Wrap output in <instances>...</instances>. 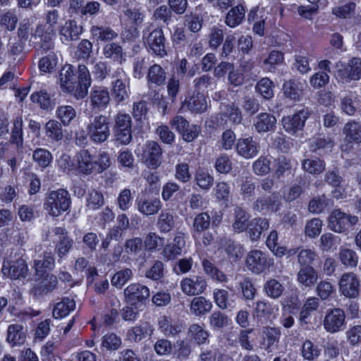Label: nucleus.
Masks as SVG:
<instances>
[{"label":"nucleus","mask_w":361,"mask_h":361,"mask_svg":"<svg viewBox=\"0 0 361 361\" xmlns=\"http://www.w3.org/2000/svg\"><path fill=\"white\" fill-rule=\"evenodd\" d=\"M71 200L69 192L64 189L53 190L47 194L44 208L51 216H58L66 212L71 206Z\"/></svg>","instance_id":"nucleus-1"},{"label":"nucleus","mask_w":361,"mask_h":361,"mask_svg":"<svg viewBox=\"0 0 361 361\" xmlns=\"http://www.w3.org/2000/svg\"><path fill=\"white\" fill-rule=\"evenodd\" d=\"M86 130L93 143L106 142L111 135L109 118L102 114L92 117L86 126Z\"/></svg>","instance_id":"nucleus-2"},{"label":"nucleus","mask_w":361,"mask_h":361,"mask_svg":"<svg viewBox=\"0 0 361 361\" xmlns=\"http://www.w3.org/2000/svg\"><path fill=\"white\" fill-rule=\"evenodd\" d=\"M274 265V259L269 255L260 250H252L247 252L245 257V266L247 269L255 274H259Z\"/></svg>","instance_id":"nucleus-3"},{"label":"nucleus","mask_w":361,"mask_h":361,"mask_svg":"<svg viewBox=\"0 0 361 361\" xmlns=\"http://www.w3.org/2000/svg\"><path fill=\"white\" fill-rule=\"evenodd\" d=\"M336 80L341 83H348L351 80H358L361 78V60L359 58H353L346 66L341 61L336 63Z\"/></svg>","instance_id":"nucleus-4"},{"label":"nucleus","mask_w":361,"mask_h":361,"mask_svg":"<svg viewBox=\"0 0 361 361\" xmlns=\"http://www.w3.org/2000/svg\"><path fill=\"white\" fill-rule=\"evenodd\" d=\"M144 43L147 48L160 57H164L167 55L165 41L166 38L161 28L156 27L151 32L143 31Z\"/></svg>","instance_id":"nucleus-5"},{"label":"nucleus","mask_w":361,"mask_h":361,"mask_svg":"<svg viewBox=\"0 0 361 361\" xmlns=\"http://www.w3.org/2000/svg\"><path fill=\"white\" fill-rule=\"evenodd\" d=\"M358 223V217L336 209L329 217V227L336 233H344Z\"/></svg>","instance_id":"nucleus-6"},{"label":"nucleus","mask_w":361,"mask_h":361,"mask_svg":"<svg viewBox=\"0 0 361 361\" xmlns=\"http://www.w3.org/2000/svg\"><path fill=\"white\" fill-rule=\"evenodd\" d=\"M360 281L358 276L353 272L343 273L338 281L341 294L348 298H355L359 295Z\"/></svg>","instance_id":"nucleus-7"},{"label":"nucleus","mask_w":361,"mask_h":361,"mask_svg":"<svg viewBox=\"0 0 361 361\" xmlns=\"http://www.w3.org/2000/svg\"><path fill=\"white\" fill-rule=\"evenodd\" d=\"M345 324V312L338 307L328 310L323 321L324 329L331 334L341 331Z\"/></svg>","instance_id":"nucleus-8"},{"label":"nucleus","mask_w":361,"mask_h":361,"mask_svg":"<svg viewBox=\"0 0 361 361\" xmlns=\"http://www.w3.org/2000/svg\"><path fill=\"white\" fill-rule=\"evenodd\" d=\"M2 273L11 279H20L27 276L28 267L25 259L21 257L15 260L4 262L2 267Z\"/></svg>","instance_id":"nucleus-9"},{"label":"nucleus","mask_w":361,"mask_h":361,"mask_svg":"<svg viewBox=\"0 0 361 361\" xmlns=\"http://www.w3.org/2000/svg\"><path fill=\"white\" fill-rule=\"evenodd\" d=\"M162 149L155 141H147L142 147V159L149 167L156 169L161 164Z\"/></svg>","instance_id":"nucleus-10"},{"label":"nucleus","mask_w":361,"mask_h":361,"mask_svg":"<svg viewBox=\"0 0 361 361\" xmlns=\"http://www.w3.org/2000/svg\"><path fill=\"white\" fill-rule=\"evenodd\" d=\"M309 116V110L307 109H303L293 116L283 117L282 119L283 127L288 133L295 134L298 130L302 129L305 121Z\"/></svg>","instance_id":"nucleus-11"},{"label":"nucleus","mask_w":361,"mask_h":361,"mask_svg":"<svg viewBox=\"0 0 361 361\" xmlns=\"http://www.w3.org/2000/svg\"><path fill=\"white\" fill-rule=\"evenodd\" d=\"M206 287L207 281L203 276H200L185 277L180 281L181 290L189 296L198 295L202 293Z\"/></svg>","instance_id":"nucleus-12"},{"label":"nucleus","mask_w":361,"mask_h":361,"mask_svg":"<svg viewBox=\"0 0 361 361\" xmlns=\"http://www.w3.org/2000/svg\"><path fill=\"white\" fill-rule=\"evenodd\" d=\"M75 171L79 174L90 175L95 171L94 157L87 149L80 150L75 156Z\"/></svg>","instance_id":"nucleus-13"},{"label":"nucleus","mask_w":361,"mask_h":361,"mask_svg":"<svg viewBox=\"0 0 361 361\" xmlns=\"http://www.w3.org/2000/svg\"><path fill=\"white\" fill-rule=\"evenodd\" d=\"M243 119L240 109L234 104L223 105L216 117L217 125H225L228 120L233 124H239Z\"/></svg>","instance_id":"nucleus-14"},{"label":"nucleus","mask_w":361,"mask_h":361,"mask_svg":"<svg viewBox=\"0 0 361 361\" xmlns=\"http://www.w3.org/2000/svg\"><path fill=\"white\" fill-rule=\"evenodd\" d=\"M124 295L132 305L145 302L149 297V288L140 283H132L124 290Z\"/></svg>","instance_id":"nucleus-15"},{"label":"nucleus","mask_w":361,"mask_h":361,"mask_svg":"<svg viewBox=\"0 0 361 361\" xmlns=\"http://www.w3.org/2000/svg\"><path fill=\"white\" fill-rule=\"evenodd\" d=\"M60 85L64 92L76 93L78 86L77 77L71 65H65L59 73Z\"/></svg>","instance_id":"nucleus-16"},{"label":"nucleus","mask_w":361,"mask_h":361,"mask_svg":"<svg viewBox=\"0 0 361 361\" xmlns=\"http://www.w3.org/2000/svg\"><path fill=\"white\" fill-rule=\"evenodd\" d=\"M57 283L56 276L53 274H47L35 283L30 293L34 298H38L52 292L56 288Z\"/></svg>","instance_id":"nucleus-17"},{"label":"nucleus","mask_w":361,"mask_h":361,"mask_svg":"<svg viewBox=\"0 0 361 361\" xmlns=\"http://www.w3.org/2000/svg\"><path fill=\"white\" fill-rule=\"evenodd\" d=\"M90 105L92 109L103 110L106 109L110 102V95L106 87L95 86L90 94Z\"/></svg>","instance_id":"nucleus-18"},{"label":"nucleus","mask_w":361,"mask_h":361,"mask_svg":"<svg viewBox=\"0 0 361 361\" xmlns=\"http://www.w3.org/2000/svg\"><path fill=\"white\" fill-rule=\"evenodd\" d=\"M77 82L78 86L75 97L77 99L84 98L91 85V77L88 68L85 65H79L78 67Z\"/></svg>","instance_id":"nucleus-19"},{"label":"nucleus","mask_w":361,"mask_h":361,"mask_svg":"<svg viewBox=\"0 0 361 361\" xmlns=\"http://www.w3.org/2000/svg\"><path fill=\"white\" fill-rule=\"evenodd\" d=\"M82 30L75 20H68L60 27L59 35L63 42H70L78 39Z\"/></svg>","instance_id":"nucleus-20"},{"label":"nucleus","mask_w":361,"mask_h":361,"mask_svg":"<svg viewBox=\"0 0 361 361\" xmlns=\"http://www.w3.org/2000/svg\"><path fill=\"white\" fill-rule=\"evenodd\" d=\"M154 331V326L149 322H141L128 331L127 338L131 342L139 343L146 337L151 336Z\"/></svg>","instance_id":"nucleus-21"},{"label":"nucleus","mask_w":361,"mask_h":361,"mask_svg":"<svg viewBox=\"0 0 361 361\" xmlns=\"http://www.w3.org/2000/svg\"><path fill=\"white\" fill-rule=\"evenodd\" d=\"M118 78L112 82V92L115 100L118 102L124 101L128 97L127 80L122 69L116 71Z\"/></svg>","instance_id":"nucleus-22"},{"label":"nucleus","mask_w":361,"mask_h":361,"mask_svg":"<svg viewBox=\"0 0 361 361\" xmlns=\"http://www.w3.org/2000/svg\"><path fill=\"white\" fill-rule=\"evenodd\" d=\"M238 154L245 158L250 159L259 152V145L252 137L240 138L236 143Z\"/></svg>","instance_id":"nucleus-23"},{"label":"nucleus","mask_w":361,"mask_h":361,"mask_svg":"<svg viewBox=\"0 0 361 361\" xmlns=\"http://www.w3.org/2000/svg\"><path fill=\"white\" fill-rule=\"evenodd\" d=\"M159 329L166 337H175L183 331V325L171 318L163 316L158 321Z\"/></svg>","instance_id":"nucleus-24"},{"label":"nucleus","mask_w":361,"mask_h":361,"mask_svg":"<svg viewBox=\"0 0 361 361\" xmlns=\"http://www.w3.org/2000/svg\"><path fill=\"white\" fill-rule=\"evenodd\" d=\"M184 106L194 113H202L208 107L207 102L204 94L197 92L185 99Z\"/></svg>","instance_id":"nucleus-25"},{"label":"nucleus","mask_w":361,"mask_h":361,"mask_svg":"<svg viewBox=\"0 0 361 361\" xmlns=\"http://www.w3.org/2000/svg\"><path fill=\"white\" fill-rule=\"evenodd\" d=\"M344 142L347 144H359L361 142V124L351 121L346 123L343 128Z\"/></svg>","instance_id":"nucleus-26"},{"label":"nucleus","mask_w":361,"mask_h":361,"mask_svg":"<svg viewBox=\"0 0 361 361\" xmlns=\"http://www.w3.org/2000/svg\"><path fill=\"white\" fill-rule=\"evenodd\" d=\"M269 227V221L267 219H253L248 224L247 235L252 242L257 241L263 231H267Z\"/></svg>","instance_id":"nucleus-27"},{"label":"nucleus","mask_w":361,"mask_h":361,"mask_svg":"<svg viewBox=\"0 0 361 361\" xmlns=\"http://www.w3.org/2000/svg\"><path fill=\"white\" fill-rule=\"evenodd\" d=\"M212 302L203 296L193 298L190 305V313L196 317L207 314L212 310Z\"/></svg>","instance_id":"nucleus-28"},{"label":"nucleus","mask_w":361,"mask_h":361,"mask_svg":"<svg viewBox=\"0 0 361 361\" xmlns=\"http://www.w3.org/2000/svg\"><path fill=\"white\" fill-rule=\"evenodd\" d=\"M123 18L126 23L136 28L143 23L145 14L140 8L128 6L123 10Z\"/></svg>","instance_id":"nucleus-29"},{"label":"nucleus","mask_w":361,"mask_h":361,"mask_svg":"<svg viewBox=\"0 0 361 361\" xmlns=\"http://www.w3.org/2000/svg\"><path fill=\"white\" fill-rule=\"evenodd\" d=\"M276 123V118L272 114L261 113L257 115L254 124L258 133H265L274 129Z\"/></svg>","instance_id":"nucleus-30"},{"label":"nucleus","mask_w":361,"mask_h":361,"mask_svg":"<svg viewBox=\"0 0 361 361\" xmlns=\"http://www.w3.org/2000/svg\"><path fill=\"white\" fill-rule=\"evenodd\" d=\"M250 216L241 207H235L233 210V230L236 233H242L248 227Z\"/></svg>","instance_id":"nucleus-31"},{"label":"nucleus","mask_w":361,"mask_h":361,"mask_svg":"<svg viewBox=\"0 0 361 361\" xmlns=\"http://www.w3.org/2000/svg\"><path fill=\"white\" fill-rule=\"evenodd\" d=\"M279 206V197L276 194L258 198L253 204V209L256 211H277Z\"/></svg>","instance_id":"nucleus-32"},{"label":"nucleus","mask_w":361,"mask_h":361,"mask_svg":"<svg viewBox=\"0 0 361 361\" xmlns=\"http://www.w3.org/2000/svg\"><path fill=\"white\" fill-rule=\"evenodd\" d=\"M156 226L161 233H168L175 227V219L173 213L169 210H163L158 216Z\"/></svg>","instance_id":"nucleus-33"},{"label":"nucleus","mask_w":361,"mask_h":361,"mask_svg":"<svg viewBox=\"0 0 361 361\" xmlns=\"http://www.w3.org/2000/svg\"><path fill=\"white\" fill-rule=\"evenodd\" d=\"M90 33L97 41H112L118 37V34L109 26L92 25Z\"/></svg>","instance_id":"nucleus-34"},{"label":"nucleus","mask_w":361,"mask_h":361,"mask_svg":"<svg viewBox=\"0 0 361 361\" xmlns=\"http://www.w3.org/2000/svg\"><path fill=\"white\" fill-rule=\"evenodd\" d=\"M298 281L305 287H311L318 279V274L312 267H301L297 275Z\"/></svg>","instance_id":"nucleus-35"},{"label":"nucleus","mask_w":361,"mask_h":361,"mask_svg":"<svg viewBox=\"0 0 361 361\" xmlns=\"http://www.w3.org/2000/svg\"><path fill=\"white\" fill-rule=\"evenodd\" d=\"M102 54L106 59H112L120 64L125 61V53L123 48L117 43L106 44L103 48Z\"/></svg>","instance_id":"nucleus-36"},{"label":"nucleus","mask_w":361,"mask_h":361,"mask_svg":"<svg viewBox=\"0 0 361 361\" xmlns=\"http://www.w3.org/2000/svg\"><path fill=\"white\" fill-rule=\"evenodd\" d=\"M6 340L12 345L23 344L25 341V333L23 326L18 324L8 326Z\"/></svg>","instance_id":"nucleus-37"},{"label":"nucleus","mask_w":361,"mask_h":361,"mask_svg":"<svg viewBox=\"0 0 361 361\" xmlns=\"http://www.w3.org/2000/svg\"><path fill=\"white\" fill-rule=\"evenodd\" d=\"M161 207L159 199H140L137 200L138 211L146 216L153 215L158 212Z\"/></svg>","instance_id":"nucleus-38"},{"label":"nucleus","mask_w":361,"mask_h":361,"mask_svg":"<svg viewBox=\"0 0 361 361\" xmlns=\"http://www.w3.org/2000/svg\"><path fill=\"white\" fill-rule=\"evenodd\" d=\"M76 115V110L71 105H61L56 109V116L63 126H69Z\"/></svg>","instance_id":"nucleus-39"},{"label":"nucleus","mask_w":361,"mask_h":361,"mask_svg":"<svg viewBox=\"0 0 361 361\" xmlns=\"http://www.w3.org/2000/svg\"><path fill=\"white\" fill-rule=\"evenodd\" d=\"M55 260L51 252H44L43 259H35L33 268L36 277H42L45 273L46 269H52Z\"/></svg>","instance_id":"nucleus-40"},{"label":"nucleus","mask_w":361,"mask_h":361,"mask_svg":"<svg viewBox=\"0 0 361 361\" xmlns=\"http://www.w3.org/2000/svg\"><path fill=\"white\" fill-rule=\"evenodd\" d=\"M360 100L356 92H350L341 99L342 111L349 116H353L358 109Z\"/></svg>","instance_id":"nucleus-41"},{"label":"nucleus","mask_w":361,"mask_h":361,"mask_svg":"<svg viewBox=\"0 0 361 361\" xmlns=\"http://www.w3.org/2000/svg\"><path fill=\"white\" fill-rule=\"evenodd\" d=\"M62 124L56 120H49L44 126V132L49 139L59 142L63 139Z\"/></svg>","instance_id":"nucleus-42"},{"label":"nucleus","mask_w":361,"mask_h":361,"mask_svg":"<svg viewBox=\"0 0 361 361\" xmlns=\"http://www.w3.org/2000/svg\"><path fill=\"white\" fill-rule=\"evenodd\" d=\"M245 15V9L241 4L232 8L226 15L225 23L231 27H235L240 25Z\"/></svg>","instance_id":"nucleus-43"},{"label":"nucleus","mask_w":361,"mask_h":361,"mask_svg":"<svg viewBox=\"0 0 361 361\" xmlns=\"http://www.w3.org/2000/svg\"><path fill=\"white\" fill-rule=\"evenodd\" d=\"M279 308L276 305H272L264 300H258L255 303L254 312L257 317L269 319L273 316Z\"/></svg>","instance_id":"nucleus-44"},{"label":"nucleus","mask_w":361,"mask_h":361,"mask_svg":"<svg viewBox=\"0 0 361 361\" xmlns=\"http://www.w3.org/2000/svg\"><path fill=\"white\" fill-rule=\"evenodd\" d=\"M166 73L159 64H154L149 67L147 73V81L149 85L154 84L160 86L165 82Z\"/></svg>","instance_id":"nucleus-45"},{"label":"nucleus","mask_w":361,"mask_h":361,"mask_svg":"<svg viewBox=\"0 0 361 361\" xmlns=\"http://www.w3.org/2000/svg\"><path fill=\"white\" fill-rule=\"evenodd\" d=\"M75 307L74 300L68 298H63L54 306L53 310V316L55 318H62L67 316L70 312L73 311Z\"/></svg>","instance_id":"nucleus-46"},{"label":"nucleus","mask_w":361,"mask_h":361,"mask_svg":"<svg viewBox=\"0 0 361 361\" xmlns=\"http://www.w3.org/2000/svg\"><path fill=\"white\" fill-rule=\"evenodd\" d=\"M302 166L305 171L313 175L322 173L326 168L324 161L317 157L304 159Z\"/></svg>","instance_id":"nucleus-47"},{"label":"nucleus","mask_w":361,"mask_h":361,"mask_svg":"<svg viewBox=\"0 0 361 361\" xmlns=\"http://www.w3.org/2000/svg\"><path fill=\"white\" fill-rule=\"evenodd\" d=\"M292 165L289 159L285 157H279L274 162V173L277 179H280L285 175L291 172Z\"/></svg>","instance_id":"nucleus-48"},{"label":"nucleus","mask_w":361,"mask_h":361,"mask_svg":"<svg viewBox=\"0 0 361 361\" xmlns=\"http://www.w3.org/2000/svg\"><path fill=\"white\" fill-rule=\"evenodd\" d=\"M283 90L286 97L294 101L299 100L303 92L302 85L291 80L283 83Z\"/></svg>","instance_id":"nucleus-49"},{"label":"nucleus","mask_w":361,"mask_h":361,"mask_svg":"<svg viewBox=\"0 0 361 361\" xmlns=\"http://www.w3.org/2000/svg\"><path fill=\"white\" fill-rule=\"evenodd\" d=\"M9 142L16 144L18 147H21L23 145V118L21 116H17L13 121V128Z\"/></svg>","instance_id":"nucleus-50"},{"label":"nucleus","mask_w":361,"mask_h":361,"mask_svg":"<svg viewBox=\"0 0 361 361\" xmlns=\"http://www.w3.org/2000/svg\"><path fill=\"white\" fill-rule=\"evenodd\" d=\"M216 305L222 310L233 307V301L229 298V293L224 289L216 288L213 292Z\"/></svg>","instance_id":"nucleus-51"},{"label":"nucleus","mask_w":361,"mask_h":361,"mask_svg":"<svg viewBox=\"0 0 361 361\" xmlns=\"http://www.w3.org/2000/svg\"><path fill=\"white\" fill-rule=\"evenodd\" d=\"M104 204V198L102 192L91 188L86 195V207L92 210H96Z\"/></svg>","instance_id":"nucleus-52"},{"label":"nucleus","mask_w":361,"mask_h":361,"mask_svg":"<svg viewBox=\"0 0 361 361\" xmlns=\"http://www.w3.org/2000/svg\"><path fill=\"white\" fill-rule=\"evenodd\" d=\"M192 350V344L190 340L182 339L176 341L175 356L179 361L188 359Z\"/></svg>","instance_id":"nucleus-53"},{"label":"nucleus","mask_w":361,"mask_h":361,"mask_svg":"<svg viewBox=\"0 0 361 361\" xmlns=\"http://www.w3.org/2000/svg\"><path fill=\"white\" fill-rule=\"evenodd\" d=\"M209 335V333L197 324H191L188 329L189 337L193 339L198 345L206 343Z\"/></svg>","instance_id":"nucleus-54"},{"label":"nucleus","mask_w":361,"mask_h":361,"mask_svg":"<svg viewBox=\"0 0 361 361\" xmlns=\"http://www.w3.org/2000/svg\"><path fill=\"white\" fill-rule=\"evenodd\" d=\"M144 245L149 251L159 250L164 244V238L154 232L149 233L144 239Z\"/></svg>","instance_id":"nucleus-55"},{"label":"nucleus","mask_w":361,"mask_h":361,"mask_svg":"<svg viewBox=\"0 0 361 361\" xmlns=\"http://www.w3.org/2000/svg\"><path fill=\"white\" fill-rule=\"evenodd\" d=\"M320 248L322 251H329L333 247L336 248L341 243L339 236L331 233L323 234L319 239Z\"/></svg>","instance_id":"nucleus-56"},{"label":"nucleus","mask_w":361,"mask_h":361,"mask_svg":"<svg viewBox=\"0 0 361 361\" xmlns=\"http://www.w3.org/2000/svg\"><path fill=\"white\" fill-rule=\"evenodd\" d=\"M301 353L304 359L308 361H314L320 355L321 350L311 341L306 340L302 345Z\"/></svg>","instance_id":"nucleus-57"},{"label":"nucleus","mask_w":361,"mask_h":361,"mask_svg":"<svg viewBox=\"0 0 361 361\" xmlns=\"http://www.w3.org/2000/svg\"><path fill=\"white\" fill-rule=\"evenodd\" d=\"M338 255L341 263L344 266L353 268L357 265L358 257L353 250L341 247Z\"/></svg>","instance_id":"nucleus-58"},{"label":"nucleus","mask_w":361,"mask_h":361,"mask_svg":"<svg viewBox=\"0 0 361 361\" xmlns=\"http://www.w3.org/2000/svg\"><path fill=\"white\" fill-rule=\"evenodd\" d=\"M264 288L267 295L274 299L280 298L284 290L283 286L276 279L267 281Z\"/></svg>","instance_id":"nucleus-59"},{"label":"nucleus","mask_w":361,"mask_h":361,"mask_svg":"<svg viewBox=\"0 0 361 361\" xmlns=\"http://www.w3.org/2000/svg\"><path fill=\"white\" fill-rule=\"evenodd\" d=\"M318 259V255L314 250L302 249L298 255V260L301 267H312L311 265Z\"/></svg>","instance_id":"nucleus-60"},{"label":"nucleus","mask_w":361,"mask_h":361,"mask_svg":"<svg viewBox=\"0 0 361 361\" xmlns=\"http://www.w3.org/2000/svg\"><path fill=\"white\" fill-rule=\"evenodd\" d=\"M252 170L257 176H265L268 174L271 171L270 159L267 157H259L252 164Z\"/></svg>","instance_id":"nucleus-61"},{"label":"nucleus","mask_w":361,"mask_h":361,"mask_svg":"<svg viewBox=\"0 0 361 361\" xmlns=\"http://www.w3.org/2000/svg\"><path fill=\"white\" fill-rule=\"evenodd\" d=\"M133 271L126 268L116 272L111 278V284L117 288H122L132 277Z\"/></svg>","instance_id":"nucleus-62"},{"label":"nucleus","mask_w":361,"mask_h":361,"mask_svg":"<svg viewBox=\"0 0 361 361\" xmlns=\"http://www.w3.org/2000/svg\"><path fill=\"white\" fill-rule=\"evenodd\" d=\"M197 185L204 190H208L214 183V178L207 171L199 170L195 175Z\"/></svg>","instance_id":"nucleus-63"},{"label":"nucleus","mask_w":361,"mask_h":361,"mask_svg":"<svg viewBox=\"0 0 361 361\" xmlns=\"http://www.w3.org/2000/svg\"><path fill=\"white\" fill-rule=\"evenodd\" d=\"M256 90L266 99L274 96L273 82L267 78H264L257 82Z\"/></svg>","instance_id":"nucleus-64"}]
</instances>
